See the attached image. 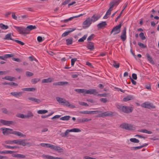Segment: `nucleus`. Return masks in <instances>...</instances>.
I'll use <instances>...</instances> for the list:
<instances>
[{
	"mask_svg": "<svg viewBox=\"0 0 159 159\" xmlns=\"http://www.w3.org/2000/svg\"><path fill=\"white\" fill-rule=\"evenodd\" d=\"M57 101L60 103H61L63 105H64L66 106L70 107L72 108H75V106L73 105L70 104L69 102L66 101V99L59 97L56 98Z\"/></svg>",
	"mask_w": 159,
	"mask_h": 159,
	"instance_id": "f257e3e1",
	"label": "nucleus"
},
{
	"mask_svg": "<svg viewBox=\"0 0 159 159\" xmlns=\"http://www.w3.org/2000/svg\"><path fill=\"white\" fill-rule=\"evenodd\" d=\"M117 107L118 109L122 112L127 114L132 112L133 110L132 107H127L122 105H118Z\"/></svg>",
	"mask_w": 159,
	"mask_h": 159,
	"instance_id": "f03ea898",
	"label": "nucleus"
},
{
	"mask_svg": "<svg viewBox=\"0 0 159 159\" xmlns=\"http://www.w3.org/2000/svg\"><path fill=\"white\" fill-rule=\"evenodd\" d=\"M14 27L20 34H22L23 35H25L28 34V33L26 32V28L24 27L16 26H13Z\"/></svg>",
	"mask_w": 159,
	"mask_h": 159,
	"instance_id": "7ed1b4c3",
	"label": "nucleus"
},
{
	"mask_svg": "<svg viewBox=\"0 0 159 159\" xmlns=\"http://www.w3.org/2000/svg\"><path fill=\"white\" fill-rule=\"evenodd\" d=\"M122 23V22H120L118 25L116 26L113 28L110 32V35L112 34L114 35L117 34L120 32V29Z\"/></svg>",
	"mask_w": 159,
	"mask_h": 159,
	"instance_id": "20e7f679",
	"label": "nucleus"
},
{
	"mask_svg": "<svg viewBox=\"0 0 159 159\" xmlns=\"http://www.w3.org/2000/svg\"><path fill=\"white\" fill-rule=\"evenodd\" d=\"M120 127L123 129L129 130H132L135 129V128L131 124L124 123L121 124Z\"/></svg>",
	"mask_w": 159,
	"mask_h": 159,
	"instance_id": "39448f33",
	"label": "nucleus"
},
{
	"mask_svg": "<svg viewBox=\"0 0 159 159\" xmlns=\"http://www.w3.org/2000/svg\"><path fill=\"white\" fill-rule=\"evenodd\" d=\"M92 20L90 17L88 18L82 23V26L84 29L89 27L92 24Z\"/></svg>",
	"mask_w": 159,
	"mask_h": 159,
	"instance_id": "423d86ee",
	"label": "nucleus"
},
{
	"mask_svg": "<svg viewBox=\"0 0 159 159\" xmlns=\"http://www.w3.org/2000/svg\"><path fill=\"white\" fill-rule=\"evenodd\" d=\"M0 123L3 125L10 126L11 125H14L16 124V122L12 121H8L1 119L0 120Z\"/></svg>",
	"mask_w": 159,
	"mask_h": 159,
	"instance_id": "0eeeda50",
	"label": "nucleus"
},
{
	"mask_svg": "<svg viewBox=\"0 0 159 159\" xmlns=\"http://www.w3.org/2000/svg\"><path fill=\"white\" fill-rule=\"evenodd\" d=\"M141 106L143 107L149 109H154L156 108V107L153 105V104L147 102L142 103Z\"/></svg>",
	"mask_w": 159,
	"mask_h": 159,
	"instance_id": "6e6552de",
	"label": "nucleus"
},
{
	"mask_svg": "<svg viewBox=\"0 0 159 159\" xmlns=\"http://www.w3.org/2000/svg\"><path fill=\"white\" fill-rule=\"evenodd\" d=\"M0 129L2 131V133L4 135H7L8 134H12V133L13 131V129H12L4 127L1 128Z\"/></svg>",
	"mask_w": 159,
	"mask_h": 159,
	"instance_id": "1a4fd4ad",
	"label": "nucleus"
},
{
	"mask_svg": "<svg viewBox=\"0 0 159 159\" xmlns=\"http://www.w3.org/2000/svg\"><path fill=\"white\" fill-rule=\"evenodd\" d=\"M98 93L96 89H90L88 90L85 89V93L87 94H93L96 95Z\"/></svg>",
	"mask_w": 159,
	"mask_h": 159,
	"instance_id": "9d476101",
	"label": "nucleus"
},
{
	"mask_svg": "<svg viewBox=\"0 0 159 159\" xmlns=\"http://www.w3.org/2000/svg\"><path fill=\"white\" fill-rule=\"evenodd\" d=\"M52 150H54L56 151H57L59 153L63 152L64 149L61 148L59 146H56L54 145Z\"/></svg>",
	"mask_w": 159,
	"mask_h": 159,
	"instance_id": "9b49d317",
	"label": "nucleus"
},
{
	"mask_svg": "<svg viewBox=\"0 0 159 159\" xmlns=\"http://www.w3.org/2000/svg\"><path fill=\"white\" fill-rule=\"evenodd\" d=\"M36 27L35 25H29L27 26L26 28V32L28 33V34L29 33V31L30 30H33L35 29H36Z\"/></svg>",
	"mask_w": 159,
	"mask_h": 159,
	"instance_id": "f8f14e48",
	"label": "nucleus"
},
{
	"mask_svg": "<svg viewBox=\"0 0 159 159\" xmlns=\"http://www.w3.org/2000/svg\"><path fill=\"white\" fill-rule=\"evenodd\" d=\"M12 134L16 135L18 136H19L20 137H25L26 136V135L25 134H23L17 131H13L12 133Z\"/></svg>",
	"mask_w": 159,
	"mask_h": 159,
	"instance_id": "ddd939ff",
	"label": "nucleus"
},
{
	"mask_svg": "<svg viewBox=\"0 0 159 159\" xmlns=\"http://www.w3.org/2000/svg\"><path fill=\"white\" fill-rule=\"evenodd\" d=\"M87 48L90 51H92L94 49V46L93 43L89 42L87 44Z\"/></svg>",
	"mask_w": 159,
	"mask_h": 159,
	"instance_id": "4468645a",
	"label": "nucleus"
},
{
	"mask_svg": "<svg viewBox=\"0 0 159 159\" xmlns=\"http://www.w3.org/2000/svg\"><path fill=\"white\" fill-rule=\"evenodd\" d=\"M2 79L8 80L11 81H15L16 79V78L13 77L8 75L5 76L4 77H3Z\"/></svg>",
	"mask_w": 159,
	"mask_h": 159,
	"instance_id": "2eb2a0df",
	"label": "nucleus"
},
{
	"mask_svg": "<svg viewBox=\"0 0 159 159\" xmlns=\"http://www.w3.org/2000/svg\"><path fill=\"white\" fill-rule=\"evenodd\" d=\"M23 92H12L10 94H11L12 96L16 97H20L22 95V93Z\"/></svg>",
	"mask_w": 159,
	"mask_h": 159,
	"instance_id": "dca6fc26",
	"label": "nucleus"
},
{
	"mask_svg": "<svg viewBox=\"0 0 159 159\" xmlns=\"http://www.w3.org/2000/svg\"><path fill=\"white\" fill-rule=\"evenodd\" d=\"M53 79L52 78H48L47 79H43L42 80V83H49L53 81Z\"/></svg>",
	"mask_w": 159,
	"mask_h": 159,
	"instance_id": "f3484780",
	"label": "nucleus"
},
{
	"mask_svg": "<svg viewBox=\"0 0 159 159\" xmlns=\"http://www.w3.org/2000/svg\"><path fill=\"white\" fill-rule=\"evenodd\" d=\"M5 143L7 144H17V139L13 140H7L5 142Z\"/></svg>",
	"mask_w": 159,
	"mask_h": 159,
	"instance_id": "a211bd4d",
	"label": "nucleus"
},
{
	"mask_svg": "<svg viewBox=\"0 0 159 159\" xmlns=\"http://www.w3.org/2000/svg\"><path fill=\"white\" fill-rule=\"evenodd\" d=\"M28 98L29 100H31L37 103H39L41 102V101L39 99H37L34 98L29 97Z\"/></svg>",
	"mask_w": 159,
	"mask_h": 159,
	"instance_id": "6ab92c4d",
	"label": "nucleus"
},
{
	"mask_svg": "<svg viewBox=\"0 0 159 159\" xmlns=\"http://www.w3.org/2000/svg\"><path fill=\"white\" fill-rule=\"evenodd\" d=\"M25 139H17V144L22 145L23 146H25Z\"/></svg>",
	"mask_w": 159,
	"mask_h": 159,
	"instance_id": "aec40b11",
	"label": "nucleus"
},
{
	"mask_svg": "<svg viewBox=\"0 0 159 159\" xmlns=\"http://www.w3.org/2000/svg\"><path fill=\"white\" fill-rule=\"evenodd\" d=\"M107 25V24L105 21L102 22L99 24L97 25V26L98 29H101L102 27H105Z\"/></svg>",
	"mask_w": 159,
	"mask_h": 159,
	"instance_id": "412c9836",
	"label": "nucleus"
},
{
	"mask_svg": "<svg viewBox=\"0 0 159 159\" xmlns=\"http://www.w3.org/2000/svg\"><path fill=\"white\" fill-rule=\"evenodd\" d=\"M146 57L147 58L148 60L152 64H154V61H153L152 58L151 57L148 53H147L146 54Z\"/></svg>",
	"mask_w": 159,
	"mask_h": 159,
	"instance_id": "4be33fe9",
	"label": "nucleus"
},
{
	"mask_svg": "<svg viewBox=\"0 0 159 159\" xmlns=\"http://www.w3.org/2000/svg\"><path fill=\"white\" fill-rule=\"evenodd\" d=\"M25 116L26 118L29 119L33 117L34 116V115L30 111H27L26 114L25 115Z\"/></svg>",
	"mask_w": 159,
	"mask_h": 159,
	"instance_id": "5701e85b",
	"label": "nucleus"
},
{
	"mask_svg": "<svg viewBox=\"0 0 159 159\" xmlns=\"http://www.w3.org/2000/svg\"><path fill=\"white\" fill-rule=\"evenodd\" d=\"M134 98L132 96L128 95L124 98L123 99V100L124 102H126L129 100H132Z\"/></svg>",
	"mask_w": 159,
	"mask_h": 159,
	"instance_id": "b1692460",
	"label": "nucleus"
},
{
	"mask_svg": "<svg viewBox=\"0 0 159 159\" xmlns=\"http://www.w3.org/2000/svg\"><path fill=\"white\" fill-rule=\"evenodd\" d=\"M11 34H12L11 33H10L9 34H6L5 36V37L4 38V39L5 40H11L13 41L14 40V39L11 38Z\"/></svg>",
	"mask_w": 159,
	"mask_h": 159,
	"instance_id": "393cba45",
	"label": "nucleus"
},
{
	"mask_svg": "<svg viewBox=\"0 0 159 159\" xmlns=\"http://www.w3.org/2000/svg\"><path fill=\"white\" fill-rule=\"evenodd\" d=\"M128 5V3H127L126 4H125V6H124V8L123 9V10H122L121 12H120V14L119 15V16L116 18L115 19V21L116 22L119 19L120 17L121 16V14L125 10V8Z\"/></svg>",
	"mask_w": 159,
	"mask_h": 159,
	"instance_id": "a878e982",
	"label": "nucleus"
},
{
	"mask_svg": "<svg viewBox=\"0 0 159 159\" xmlns=\"http://www.w3.org/2000/svg\"><path fill=\"white\" fill-rule=\"evenodd\" d=\"M100 17V16H98V15H96L95 14L91 18V19L92 20V22H94L98 20L99 18Z\"/></svg>",
	"mask_w": 159,
	"mask_h": 159,
	"instance_id": "bb28decb",
	"label": "nucleus"
},
{
	"mask_svg": "<svg viewBox=\"0 0 159 159\" xmlns=\"http://www.w3.org/2000/svg\"><path fill=\"white\" fill-rule=\"evenodd\" d=\"M148 144H143V145L140 146H138V147H133L131 148V150H136L139 149H141L143 148V147H145L146 145H148Z\"/></svg>",
	"mask_w": 159,
	"mask_h": 159,
	"instance_id": "cd10ccee",
	"label": "nucleus"
},
{
	"mask_svg": "<svg viewBox=\"0 0 159 159\" xmlns=\"http://www.w3.org/2000/svg\"><path fill=\"white\" fill-rule=\"evenodd\" d=\"M35 89L34 88H23L21 89L23 91H34L35 90Z\"/></svg>",
	"mask_w": 159,
	"mask_h": 159,
	"instance_id": "c85d7f7f",
	"label": "nucleus"
},
{
	"mask_svg": "<svg viewBox=\"0 0 159 159\" xmlns=\"http://www.w3.org/2000/svg\"><path fill=\"white\" fill-rule=\"evenodd\" d=\"M16 152L6 150L1 151H0V154H12L13 152Z\"/></svg>",
	"mask_w": 159,
	"mask_h": 159,
	"instance_id": "c756f323",
	"label": "nucleus"
},
{
	"mask_svg": "<svg viewBox=\"0 0 159 159\" xmlns=\"http://www.w3.org/2000/svg\"><path fill=\"white\" fill-rule=\"evenodd\" d=\"M66 44L67 45L71 44L73 42V38H71L69 39H67L66 40Z\"/></svg>",
	"mask_w": 159,
	"mask_h": 159,
	"instance_id": "7c9ffc66",
	"label": "nucleus"
},
{
	"mask_svg": "<svg viewBox=\"0 0 159 159\" xmlns=\"http://www.w3.org/2000/svg\"><path fill=\"white\" fill-rule=\"evenodd\" d=\"M70 116H66L61 117L60 118V119L63 120H68L70 119Z\"/></svg>",
	"mask_w": 159,
	"mask_h": 159,
	"instance_id": "2f4dec72",
	"label": "nucleus"
},
{
	"mask_svg": "<svg viewBox=\"0 0 159 159\" xmlns=\"http://www.w3.org/2000/svg\"><path fill=\"white\" fill-rule=\"evenodd\" d=\"M87 37V35L86 34L84 35L83 37H82L80 39L78 40V41L79 42H84V41L85 40Z\"/></svg>",
	"mask_w": 159,
	"mask_h": 159,
	"instance_id": "473e14b6",
	"label": "nucleus"
},
{
	"mask_svg": "<svg viewBox=\"0 0 159 159\" xmlns=\"http://www.w3.org/2000/svg\"><path fill=\"white\" fill-rule=\"evenodd\" d=\"M40 80L39 79L34 78L32 79L31 80V82L33 84H35L37 83Z\"/></svg>",
	"mask_w": 159,
	"mask_h": 159,
	"instance_id": "72a5a7b5",
	"label": "nucleus"
},
{
	"mask_svg": "<svg viewBox=\"0 0 159 159\" xmlns=\"http://www.w3.org/2000/svg\"><path fill=\"white\" fill-rule=\"evenodd\" d=\"M139 131L143 133H147L148 134H152V132L150 131H148L146 129H140V130H139Z\"/></svg>",
	"mask_w": 159,
	"mask_h": 159,
	"instance_id": "f704fd0d",
	"label": "nucleus"
},
{
	"mask_svg": "<svg viewBox=\"0 0 159 159\" xmlns=\"http://www.w3.org/2000/svg\"><path fill=\"white\" fill-rule=\"evenodd\" d=\"M4 147L6 148H9V149H14V148H18V147L16 146H11L9 145H4Z\"/></svg>",
	"mask_w": 159,
	"mask_h": 159,
	"instance_id": "c9c22d12",
	"label": "nucleus"
},
{
	"mask_svg": "<svg viewBox=\"0 0 159 159\" xmlns=\"http://www.w3.org/2000/svg\"><path fill=\"white\" fill-rule=\"evenodd\" d=\"M0 27L3 30H6L8 28V26L7 25H5L2 23L0 24Z\"/></svg>",
	"mask_w": 159,
	"mask_h": 159,
	"instance_id": "e433bc0d",
	"label": "nucleus"
},
{
	"mask_svg": "<svg viewBox=\"0 0 159 159\" xmlns=\"http://www.w3.org/2000/svg\"><path fill=\"white\" fill-rule=\"evenodd\" d=\"M75 92L79 93H85V89H75Z\"/></svg>",
	"mask_w": 159,
	"mask_h": 159,
	"instance_id": "4c0bfd02",
	"label": "nucleus"
},
{
	"mask_svg": "<svg viewBox=\"0 0 159 159\" xmlns=\"http://www.w3.org/2000/svg\"><path fill=\"white\" fill-rule=\"evenodd\" d=\"M42 157L48 159H53L54 158V157L44 154H43L42 155Z\"/></svg>",
	"mask_w": 159,
	"mask_h": 159,
	"instance_id": "58836bf2",
	"label": "nucleus"
},
{
	"mask_svg": "<svg viewBox=\"0 0 159 159\" xmlns=\"http://www.w3.org/2000/svg\"><path fill=\"white\" fill-rule=\"evenodd\" d=\"M48 112V111L46 110H39L37 111V113L39 114H44Z\"/></svg>",
	"mask_w": 159,
	"mask_h": 159,
	"instance_id": "ea45409f",
	"label": "nucleus"
},
{
	"mask_svg": "<svg viewBox=\"0 0 159 159\" xmlns=\"http://www.w3.org/2000/svg\"><path fill=\"white\" fill-rule=\"evenodd\" d=\"M70 132H80L81 131V130L78 128H73L70 129Z\"/></svg>",
	"mask_w": 159,
	"mask_h": 159,
	"instance_id": "a19ab883",
	"label": "nucleus"
},
{
	"mask_svg": "<svg viewBox=\"0 0 159 159\" xmlns=\"http://www.w3.org/2000/svg\"><path fill=\"white\" fill-rule=\"evenodd\" d=\"M16 116L18 117L21 118H26L25 115L22 114H19L16 115Z\"/></svg>",
	"mask_w": 159,
	"mask_h": 159,
	"instance_id": "79ce46f5",
	"label": "nucleus"
},
{
	"mask_svg": "<svg viewBox=\"0 0 159 159\" xmlns=\"http://www.w3.org/2000/svg\"><path fill=\"white\" fill-rule=\"evenodd\" d=\"M139 37L142 40H144L146 39V37L143 32H141L139 35Z\"/></svg>",
	"mask_w": 159,
	"mask_h": 159,
	"instance_id": "37998d69",
	"label": "nucleus"
},
{
	"mask_svg": "<svg viewBox=\"0 0 159 159\" xmlns=\"http://www.w3.org/2000/svg\"><path fill=\"white\" fill-rule=\"evenodd\" d=\"M130 141L134 143H138L139 142V140L136 138H131L130 139Z\"/></svg>",
	"mask_w": 159,
	"mask_h": 159,
	"instance_id": "c03bdc74",
	"label": "nucleus"
},
{
	"mask_svg": "<svg viewBox=\"0 0 159 159\" xmlns=\"http://www.w3.org/2000/svg\"><path fill=\"white\" fill-rule=\"evenodd\" d=\"M79 113L81 114H91L92 113V112L90 111H80L79 112Z\"/></svg>",
	"mask_w": 159,
	"mask_h": 159,
	"instance_id": "a18cd8bd",
	"label": "nucleus"
},
{
	"mask_svg": "<svg viewBox=\"0 0 159 159\" xmlns=\"http://www.w3.org/2000/svg\"><path fill=\"white\" fill-rule=\"evenodd\" d=\"M121 0H115L112 1V3H113L115 5H117L120 2Z\"/></svg>",
	"mask_w": 159,
	"mask_h": 159,
	"instance_id": "49530a36",
	"label": "nucleus"
},
{
	"mask_svg": "<svg viewBox=\"0 0 159 159\" xmlns=\"http://www.w3.org/2000/svg\"><path fill=\"white\" fill-rule=\"evenodd\" d=\"M2 112L3 113L7 114H9V112L7 111V109L5 108H2Z\"/></svg>",
	"mask_w": 159,
	"mask_h": 159,
	"instance_id": "de8ad7c7",
	"label": "nucleus"
},
{
	"mask_svg": "<svg viewBox=\"0 0 159 159\" xmlns=\"http://www.w3.org/2000/svg\"><path fill=\"white\" fill-rule=\"evenodd\" d=\"M120 39L123 42L125 41L126 39V35L121 34L120 36Z\"/></svg>",
	"mask_w": 159,
	"mask_h": 159,
	"instance_id": "09e8293b",
	"label": "nucleus"
},
{
	"mask_svg": "<svg viewBox=\"0 0 159 159\" xmlns=\"http://www.w3.org/2000/svg\"><path fill=\"white\" fill-rule=\"evenodd\" d=\"M138 45L139 46L142 48H146V45H144L142 43L140 42H139L138 43Z\"/></svg>",
	"mask_w": 159,
	"mask_h": 159,
	"instance_id": "8fccbe9b",
	"label": "nucleus"
},
{
	"mask_svg": "<svg viewBox=\"0 0 159 159\" xmlns=\"http://www.w3.org/2000/svg\"><path fill=\"white\" fill-rule=\"evenodd\" d=\"M68 84V82L66 81H60V86H64Z\"/></svg>",
	"mask_w": 159,
	"mask_h": 159,
	"instance_id": "3c124183",
	"label": "nucleus"
},
{
	"mask_svg": "<svg viewBox=\"0 0 159 159\" xmlns=\"http://www.w3.org/2000/svg\"><path fill=\"white\" fill-rule=\"evenodd\" d=\"M12 156L13 157L20 158V154H18V153H16V154H14L12 153Z\"/></svg>",
	"mask_w": 159,
	"mask_h": 159,
	"instance_id": "603ef678",
	"label": "nucleus"
},
{
	"mask_svg": "<svg viewBox=\"0 0 159 159\" xmlns=\"http://www.w3.org/2000/svg\"><path fill=\"white\" fill-rule=\"evenodd\" d=\"M43 39L42 37L39 36L37 37V39L38 41L40 43L44 40V38H43Z\"/></svg>",
	"mask_w": 159,
	"mask_h": 159,
	"instance_id": "864d4df0",
	"label": "nucleus"
},
{
	"mask_svg": "<svg viewBox=\"0 0 159 159\" xmlns=\"http://www.w3.org/2000/svg\"><path fill=\"white\" fill-rule=\"evenodd\" d=\"M13 41L16 42L17 43L21 45H23L25 44L24 43L18 40L14 39V40Z\"/></svg>",
	"mask_w": 159,
	"mask_h": 159,
	"instance_id": "5fc2aeb1",
	"label": "nucleus"
},
{
	"mask_svg": "<svg viewBox=\"0 0 159 159\" xmlns=\"http://www.w3.org/2000/svg\"><path fill=\"white\" fill-rule=\"evenodd\" d=\"M33 75V73L30 71L26 72V76L29 77Z\"/></svg>",
	"mask_w": 159,
	"mask_h": 159,
	"instance_id": "6e6d98bb",
	"label": "nucleus"
},
{
	"mask_svg": "<svg viewBox=\"0 0 159 159\" xmlns=\"http://www.w3.org/2000/svg\"><path fill=\"white\" fill-rule=\"evenodd\" d=\"M8 72L9 71L8 70L6 71H0V75H6L8 73Z\"/></svg>",
	"mask_w": 159,
	"mask_h": 159,
	"instance_id": "4d7b16f0",
	"label": "nucleus"
},
{
	"mask_svg": "<svg viewBox=\"0 0 159 159\" xmlns=\"http://www.w3.org/2000/svg\"><path fill=\"white\" fill-rule=\"evenodd\" d=\"M46 147L50 148L51 149H52L54 145L48 143H46Z\"/></svg>",
	"mask_w": 159,
	"mask_h": 159,
	"instance_id": "13d9d810",
	"label": "nucleus"
},
{
	"mask_svg": "<svg viewBox=\"0 0 159 159\" xmlns=\"http://www.w3.org/2000/svg\"><path fill=\"white\" fill-rule=\"evenodd\" d=\"M74 17L73 16L71 17L68 19L64 20H62V21H63L64 22H66L69 21L71 20L72 19H74Z\"/></svg>",
	"mask_w": 159,
	"mask_h": 159,
	"instance_id": "bf43d9fd",
	"label": "nucleus"
},
{
	"mask_svg": "<svg viewBox=\"0 0 159 159\" xmlns=\"http://www.w3.org/2000/svg\"><path fill=\"white\" fill-rule=\"evenodd\" d=\"M76 58H72L71 59V65L72 66H73L74 65L75 62L77 60Z\"/></svg>",
	"mask_w": 159,
	"mask_h": 159,
	"instance_id": "052dcab7",
	"label": "nucleus"
},
{
	"mask_svg": "<svg viewBox=\"0 0 159 159\" xmlns=\"http://www.w3.org/2000/svg\"><path fill=\"white\" fill-rule=\"evenodd\" d=\"M100 101L103 103H105L107 101V100L106 98H101L100 99Z\"/></svg>",
	"mask_w": 159,
	"mask_h": 159,
	"instance_id": "680f3d73",
	"label": "nucleus"
},
{
	"mask_svg": "<svg viewBox=\"0 0 159 159\" xmlns=\"http://www.w3.org/2000/svg\"><path fill=\"white\" fill-rule=\"evenodd\" d=\"M12 14V15H11V16H12V17L15 20H17V17L15 15V12H12L11 13Z\"/></svg>",
	"mask_w": 159,
	"mask_h": 159,
	"instance_id": "e2e57ef3",
	"label": "nucleus"
},
{
	"mask_svg": "<svg viewBox=\"0 0 159 159\" xmlns=\"http://www.w3.org/2000/svg\"><path fill=\"white\" fill-rule=\"evenodd\" d=\"M5 57L6 58V59L7 58H9V57H13L14 56V55L13 54H5Z\"/></svg>",
	"mask_w": 159,
	"mask_h": 159,
	"instance_id": "0e129e2a",
	"label": "nucleus"
},
{
	"mask_svg": "<svg viewBox=\"0 0 159 159\" xmlns=\"http://www.w3.org/2000/svg\"><path fill=\"white\" fill-rule=\"evenodd\" d=\"M107 112H105L102 113L101 114H100L98 115V116L99 117H103L104 116H107Z\"/></svg>",
	"mask_w": 159,
	"mask_h": 159,
	"instance_id": "69168bd1",
	"label": "nucleus"
},
{
	"mask_svg": "<svg viewBox=\"0 0 159 159\" xmlns=\"http://www.w3.org/2000/svg\"><path fill=\"white\" fill-rule=\"evenodd\" d=\"M70 31H67L64 33L62 35V37H65L67 36L70 33Z\"/></svg>",
	"mask_w": 159,
	"mask_h": 159,
	"instance_id": "338daca9",
	"label": "nucleus"
},
{
	"mask_svg": "<svg viewBox=\"0 0 159 159\" xmlns=\"http://www.w3.org/2000/svg\"><path fill=\"white\" fill-rule=\"evenodd\" d=\"M94 35V34H92L90 36H89L87 39V40L89 42L91 41L92 39L93 38V36Z\"/></svg>",
	"mask_w": 159,
	"mask_h": 159,
	"instance_id": "774afa93",
	"label": "nucleus"
}]
</instances>
